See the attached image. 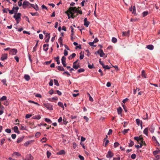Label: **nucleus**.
I'll return each mask as SVG.
<instances>
[{
    "label": "nucleus",
    "instance_id": "obj_10",
    "mask_svg": "<svg viewBox=\"0 0 160 160\" xmlns=\"http://www.w3.org/2000/svg\"><path fill=\"white\" fill-rule=\"evenodd\" d=\"M78 59L75 62H74L73 63V68H74L75 69H77L79 67V63L77 65H76V63L78 62Z\"/></svg>",
    "mask_w": 160,
    "mask_h": 160
},
{
    "label": "nucleus",
    "instance_id": "obj_17",
    "mask_svg": "<svg viewBox=\"0 0 160 160\" xmlns=\"http://www.w3.org/2000/svg\"><path fill=\"white\" fill-rule=\"evenodd\" d=\"M65 153V151L64 150H61L57 153V154L58 155H61L64 154Z\"/></svg>",
    "mask_w": 160,
    "mask_h": 160
},
{
    "label": "nucleus",
    "instance_id": "obj_18",
    "mask_svg": "<svg viewBox=\"0 0 160 160\" xmlns=\"http://www.w3.org/2000/svg\"><path fill=\"white\" fill-rule=\"evenodd\" d=\"M76 56V54L75 53H73L71 55L68 57V59L69 60H71L73 58H74Z\"/></svg>",
    "mask_w": 160,
    "mask_h": 160
},
{
    "label": "nucleus",
    "instance_id": "obj_44",
    "mask_svg": "<svg viewBox=\"0 0 160 160\" xmlns=\"http://www.w3.org/2000/svg\"><path fill=\"white\" fill-rule=\"evenodd\" d=\"M132 13L133 14H135L136 13V8L135 6H133V9H132Z\"/></svg>",
    "mask_w": 160,
    "mask_h": 160
},
{
    "label": "nucleus",
    "instance_id": "obj_35",
    "mask_svg": "<svg viewBox=\"0 0 160 160\" xmlns=\"http://www.w3.org/2000/svg\"><path fill=\"white\" fill-rule=\"evenodd\" d=\"M153 160H160V155H157L156 156Z\"/></svg>",
    "mask_w": 160,
    "mask_h": 160
},
{
    "label": "nucleus",
    "instance_id": "obj_36",
    "mask_svg": "<svg viewBox=\"0 0 160 160\" xmlns=\"http://www.w3.org/2000/svg\"><path fill=\"white\" fill-rule=\"evenodd\" d=\"M54 83L55 85H56L57 86H58L59 85V84L58 83V81L57 80L54 79Z\"/></svg>",
    "mask_w": 160,
    "mask_h": 160
},
{
    "label": "nucleus",
    "instance_id": "obj_5",
    "mask_svg": "<svg viewBox=\"0 0 160 160\" xmlns=\"http://www.w3.org/2000/svg\"><path fill=\"white\" fill-rule=\"evenodd\" d=\"M113 153L110 150H109L106 155V157L108 158H111L113 156Z\"/></svg>",
    "mask_w": 160,
    "mask_h": 160
},
{
    "label": "nucleus",
    "instance_id": "obj_28",
    "mask_svg": "<svg viewBox=\"0 0 160 160\" xmlns=\"http://www.w3.org/2000/svg\"><path fill=\"white\" fill-rule=\"evenodd\" d=\"M12 156H21V154L18 152H14L12 154Z\"/></svg>",
    "mask_w": 160,
    "mask_h": 160
},
{
    "label": "nucleus",
    "instance_id": "obj_24",
    "mask_svg": "<svg viewBox=\"0 0 160 160\" xmlns=\"http://www.w3.org/2000/svg\"><path fill=\"white\" fill-rule=\"evenodd\" d=\"M32 141H33L32 140H30L24 143V146H27L28 145L30 144Z\"/></svg>",
    "mask_w": 160,
    "mask_h": 160
},
{
    "label": "nucleus",
    "instance_id": "obj_38",
    "mask_svg": "<svg viewBox=\"0 0 160 160\" xmlns=\"http://www.w3.org/2000/svg\"><path fill=\"white\" fill-rule=\"evenodd\" d=\"M142 77L144 78H146V77L145 76V71L144 70L142 71Z\"/></svg>",
    "mask_w": 160,
    "mask_h": 160
},
{
    "label": "nucleus",
    "instance_id": "obj_60",
    "mask_svg": "<svg viewBox=\"0 0 160 160\" xmlns=\"http://www.w3.org/2000/svg\"><path fill=\"white\" fill-rule=\"evenodd\" d=\"M41 133L39 132H37L35 134V136L36 137H38L40 135Z\"/></svg>",
    "mask_w": 160,
    "mask_h": 160
},
{
    "label": "nucleus",
    "instance_id": "obj_3",
    "mask_svg": "<svg viewBox=\"0 0 160 160\" xmlns=\"http://www.w3.org/2000/svg\"><path fill=\"white\" fill-rule=\"evenodd\" d=\"M97 54H99L100 57H103L105 55V53H104L103 51L101 49L98 50L97 52L95 53L96 55H97Z\"/></svg>",
    "mask_w": 160,
    "mask_h": 160
},
{
    "label": "nucleus",
    "instance_id": "obj_4",
    "mask_svg": "<svg viewBox=\"0 0 160 160\" xmlns=\"http://www.w3.org/2000/svg\"><path fill=\"white\" fill-rule=\"evenodd\" d=\"M22 159L23 160H33V158L31 154H29L27 155L25 158H23Z\"/></svg>",
    "mask_w": 160,
    "mask_h": 160
},
{
    "label": "nucleus",
    "instance_id": "obj_32",
    "mask_svg": "<svg viewBox=\"0 0 160 160\" xmlns=\"http://www.w3.org/2000/svg\"><path fill=\"white\" fill-rule=\"evenodd\" d=\"M59 56H58L55 58V59L57 62L58 64H59L60 63V61L59 60Z\"/></svg>",
    "mask_w": 160,
    "mask_h": 160
},
{
    "label": "nucleus",
    "instance_id": "obj_1",
    "mask_svg": "<svg viewBox=\"0 0 160 160\" xmlns=\"http://www.w3.org/2000/svg\"><path fill=\"white\" fill-rule=\"evenodd\" d=\"M77 8L76 7H70L68 10L66 12V13L68 12L71 14H72V18H74L75 17L74 15V13H76L77 12Z\"/></svg>",
    "mask_w": 160,
    "mask_h": 160
},
{
    "label": "nucleus",
    "instance_id": "obj_51",
    "mask_svg": "<svg viewBox=\"0 0 160 160\" xmlns=\"http://www.w3.org/2000/svg\"><path fill=\"white\" fill-rule=\"evenodd\" d=\"M5 132L8 133H10L11 132V130L10 129H6L5 130Z\"/></svg>",
    "mask_w": 160,
    "mask_h": 160
},
{
    "label": "nucleus",
    "instance_id": "obj_12",
    "mask_svg": "<svg viewBox=\"0 0 160 160\" xmlns=\"http://www.w3.org/2000/svg\"><path fill=\"white\" fill-rule=\"evenodd\" d=\"M30 3L28 1H24L23 3L22 7L24 8H25V6H28Z\"/></svg>",
    "mask_w": 160,
    "mask_h": 160
},
{
    "label": "nucleus",
    "instance_id": "obj_58",
    "mask_svg": "<svg viewBox=\"0 0 160 160\" xmlns=\"http://www.w3.org/2000/svg\"><path fill=\"white\" fill-rule=\"evenodd\" d=\"M32 116L31 114H27L25 116V118H29Z\"/></svg>",
    "mask_w": 160,
    "mask_h": 160
},
{
    "label": "nucleus",
    "instance_id": "obj_63",
    "mask_svg": "<svg viewBox=\"0 0 160 160\" xmlns=\"http://www.w3.org/2000/svg\"><path fill=\"white\" fill-rule=\"evenodd\" d=\"M78 157H79V159H80V160H84V158L82 156L80 155L78 156Z\"/></svg>",
    "mask_w": 160,
    "mask_h": 160
},
{
    "label": "nucleus",
    "instance_id": "obj_6",
    "mask_svg": "<svg viewBox=\"0 0 160 160\" xmlns=\"http://www.w3.org/2000/svg\"><path fill=\"white\" fill-rule=\"evenodd\" d=\"M18 52L17 49H11L9 51V53L10 54L12 55H15Z\"/></svg>",
    "mask_w": 160,
    "mask_h": 160
},
{
    "label": "nucleus",
    "instance_id": "obj_48",
    "mask_svg": "<svg viewBox=\"0 0 160 160\" xmlns=\"http://www.w3.org/2000/svg\"><path fill=\"white\" fill-rule=\"evenodd\" d=\"M38 126H39V127H40L41 126H47V124L46 123H41L40 124H38Z\"/></svg>",
    "mask_w": 160,
    "mask_h": 160
},
{
    "label": "nucleus",
    "instance_id": "obj_41",
    "mask_svg": "<svg viewBox=\"0 0 160 160\" xmlns=\"http://www.w3.org/2000/svg\"><path fill=\"white\" fill-rule=\"evenodd\" d=\"M47 157L48 158H49L50 156L51 155V153L48 151L47 152Z\"/></svg>",
    "mask_w": 160,
    "mask_h": 160
},
{
    "label": "nucleus",
    "instance_id": "obj_45",
    "mask_svg": "<svg viewBox=\"0 0 160 160\" xmlns=\"http://www.w3.org/2000/svg\"><path fill=\"white\" fill-rule=\"evenodd\" d=\"M12 9L14 10V12H17L19 9V8L18 7H13L12 8Z\"/></svg>",
    "mask_w": 160,
    "mask_h": 160
},
{
    "label": "nucleus",
    "instance_id": "obj_52",
    "mask_svg": "<svg viewBox=\"0 0 160 160\" xmlns=\"http://www.w3.org/2000/svg\"><path fill=\"white\" fill-rule=\"evenodd\" d=\"M6 100H7V97L5 96H2L1 99V101Z\"/></svg>",
    "mask_w": 160,
    "mask_h": 160
},
{
    "label": "nucleus",
    "instance_id": "obj_7",
    "mask_svg": "<svg viewBox=\"0 0 160 160\" xmlns=\"http://www.w3.org/2000/svg\"><path fill=\"white\" fill-rule=\"evenodd\" d=\"M50 35L49 33H46L45 35V37L44 38L45 42H49V39L50 38Z\"/></svg>",
    "mask_w": 160,
    "mask_h": 160
},
{
    "label": "nucleus",
    "instance_id": "obj_21",
    "mask_svg": "<svg viewBox=\"0 0 160 160\" xmlns=\"http://www.w3.org/2000/svg\"><path fill=\"white\" fill-rule=\"evenodd\" d=\"M41 118V117L40 115H37L35 116H33L32 118L33 119L39 120Z\"/></svg>",
    "mask_w": 160,
    "mask_h": 160
},
{
    "label": "nucleus",
    "instance_id": "obj_64",
    "mask_svg": "<svg viewBox=\"0 0 160 160\" xmlns=\"http://www.w3.org/2000/svg\"><path fill=\"white\" fill-rule=\"evenodd\" d=\"M120 157L119 156L118 158H114L113 160H120Z\"/></svg>",
    "mask_w": 160,
    "mask_h": 160
},
{
    "label": "nucleus",
    "instance_id": "obj_22",
    "mask_svg": "<svg viewBox=\"0 0 160 160\" xmlns=\"http://www.w3.org/2000/svg\"><path fill=\"white\" fill-rule=\"evenodd\" d=\"M57 68L58 69L59 71H64V68L61 66H58L57 67Z\"/></svg>",
    "mask_w": 160,
    "mask_h": 160
},
{
    "label": "nucleus",
    "instance_id": "obj_50",
    "mask_svg": "<svg viewBox=\"0 0 160 160\" xmlns=\"http://www.w3.org/2000/svg\"><path fill=\"white\" fill-rule=\"evenodd\" d=\"M47 140V139L46 138L43 137L42 138V139L41 140V141L42 142L44 143L46 142Z\"/></svg>",
    "mask_w": 160,
    "mask_h": 160
},
{
    "label": "nucleus",
    "instance_id": "obj_20",
    "mask_svg": "<svg viewBox=\"0 0 160 160\" xmlns=\"http://www.w3.org/2000/svg\"><path fill=\"white\" fill-rule=\"evenodd\" d=\"M13 129H14V132L15 133H19V132L18 131V128L17 126H15L14 127V128H13Z\"/></svg>",
    "mask_w": 160,
    "mask_h": 160
},
{
    "label": "nucleus",
    "instance_id": "obj_42",
    "mask_svg": "<svg viewBox=\"0 0 160 160\" xmlns=\"http://www.w3.org/2000/svg\"><path fill=\"white\" fill-rule=\"evenodd\" d=\"M136 121L137 125L138 126H139L140 125V120L138 118V119H136Z\"/></svg>",
    "mask_w": 160,
    "mask_h": 160
},
{
    "label": "nucleus",
    "instance_id": "obj_19",
    "mask_svg": "<svg viewBox=\"0 0 160 160\" xmlns=\"http://www.w3.org/2000/svg\"><path fill=\"white\" fill-rule=\"evenodd\" d=\"M24 78L27 81H29L30 79V76L27 74H25L24 75Z\"/></svg>",
    "mask_w": 160,
    "mask_h": 160
},
{
    "label": "nucleus",
    "instance_id": "obj_9",
    "mask_svg": "<svg viewBox=\"0 0 160 160\" xmlns=\"http://www.w3.org/2000/svg\"><path fill=\"white\" fill-rule=\"evenodd\" d=\"M21 13L19 12L17 13H16L13 16V18L15 19H21Z\"/></svg>",
    "mask_w": 160,
    "mask_h": 160
},
{
    "label": "nucleus",
    "instance_id": "obj_15",
    "mask_svg": "<svg viewBox=\"0 0 160 160\" xmlns=\"http://www.w3.org/2000/svg\"><path fill=\"white\" fill-rule=\"evenodd\" d=\"M48 46L49 45L48 44H46L43 45V50L44 51H47L48 50Z\"/></svg>",
    "mask_w": 160,
    "mask_h": 160
},
{
    "label": "nucleus",
    "instance_id": "obj_49",
    "mask_svg": "<svg viewBox=\"0 0 160 160\" xmlns=\"http://www.w3.org/2000/svg\"><path fill=\"white\" fill-rule=\"evenodd\" d=\"M84 71V69L82 68H81L78 70V72H83Z\"/></svg>",
    "mask_w": 160,
    "mask_h": 160
},
{
    "label": "nucleus",
    "instance_id": "obj_39",
    "mask_svg": "<svg viewBox=\"0 0 160 160\" xmlns=\"http://www.w3.org/2000/svg\"><path fill=\"white\" fill-rule=\"evenodd\" d=\"M129 129H124V130L122 131V133L124 134H125L126 133H127L128 131H129Z\"/></svg>",
    "mask_w": 160,
    "mask_h": 160
},
{
    "label": "nucleus",
    "instance_id": "obj_46",
    "mask_svg": "<svg viewBox=\"0 0 160 160\" xmlns=\"http://www.w3.org/2000/svg\"><path fill=\"white\" fill-rule=\"evenodd\" d=\"M88 67L90 69H92L94 68V66L93 64H88Z\"/></svg>",
    "mask_w": 160,
    "mask_h": 160
},
{
    "label": "nucleus",
    "instance_id": "obj_8",
    "mask_svg": "<svg viewBox=\"0 0 160 160\" xmlns=\"http://www.w3.org/2000/svg\"><path fill=\"white\" fill-rule=\"evenodd\" d=\"M66 58L64 56L62 57L61 59V62L63 66L64 67H66Z\"/></svg>",
    "mask_w": 160,
    "mask_h": 160
},
{
    "label": "nucleus",
    "instance_id": "obj_56",
    "mask_svg": "<svg viewBox=\"0 0 160 160\" xmlns=\"http://www.w3.org/2000/svg\"><path fill=\"white\" fill-rule=\"evenodd\" d=\"M7 10L9 11V13L11 14H12L14 12V10L12 9V10H10L8 8L7 9Z\"/></svg>",
    "mask_w": 160,
    "mask_h": 160
},
{
    "label": "nucleus",
    "instance_id": "obj_40",
    "mask_svg": "<svg viewBox=\"0 0 160 160\" xmlns=\"http://www.w3.org/2000/svg\"><path fill=\"white\" fill-rule=\"evenodd\" d=\"M58 42L59 43V44H60V45L62 44V38L61 37H60L58 39Z\"/></svg>",
    "mask_w": 160,
    "mask_h": 160
},
{
    "label": "nucleus",
    "instance_id": "obj_31",
    "mask_svg": "<svg viewBox=\"0 0 160 160\" xmlns=\"http://www.w3.org/2000/svg\"><path fill=\"white\" fill-rule=\"evenodd\" d=\"M148 128H146L143 131V133L146 135L147 136L148 135Z\"/></svg>",
    "mask_w": 160,
    "mask_h": 160
},
{
    "label": "nucleus",
    "instance_id": "obj_33",
    "mask_svg": "<svg viewBox=\"0 0 160 160\" xmlns=\"http://www.w3.org/2000/svg\"><path fill=\"white\" fill-rule=\"evenodd\" d=\"M112 42L113 43H115L117 42V39L113 37L112 39Z\"/></svg>",
    "mask_w": 160,
    "mask_h": 160
},
{
    "label": "nucleus",
    "instance_id": "obj_16",
    "mask_svg": "<svg viewBox=\"0 0 160 160\" xmlns=\"http://www.w3.org/2000/svg\"><path fill=\"white\" fill-rule=\"evenodd\" d=\"M130 31H128L127 32H122V35L123 36H128L129 35Z\"/></svg>",
    "mask_w": 160,
    "mask_h": 160
},
{
    "label": "nucleus",
    "instance_id": "obj_13",
    "mask_svg": "<svg viewBox=\"0 0 160 160\" xmlns=\"http://www.w3.org/2000/svg\"><path fill=\"white\" fill-rule=\"evenodd\" d=\"M7 58V54H2L1 58V60L4 61Z\"/></svg>",
    "mask_w": 160,
    "mask_h": 160
},
{
    "label": "nucleus",
    "instance_id": "obj_37",
    "mask_svg": "<svg viewBox=\"0 0 160 160\" xmlns=\"http://www.w3.org/2000/svg\"><path fill=\"white\" fill-rule=\"evenodd\" d=\"M130 143H129V147H132L134 145V142L132 141L131 140H130Z\"/></svg>",
    "mask_w": 160,
    "mask_h": 160
},
{
    "label": "nucleus",
    "instance_id": "obj_26",
    "mask_svg": "<svg viewBox=\"0 0 160 160\" xmlns=\"http://www.w3.org/2000/svg\"><path fill=\"white\" fill-rule=\"evenodd\" d=\"M149 130L151 133H153L154 131V128L153 126H152L149 128Z\"/></svg>",
    "mask_w": 160,
    "mask_h": 160
},
{
    "label": "nucleus",
    "instance_id": "obj_57",
    "mask_svg": "<svg viewBox=\"0 0 160 160\" xmlns=\"http://www.w3.org/2000/svg\"><path fill=\"white\" fill-rule=\"evenodd\" d=\"M34 9L36 11H38L39 10V8L38 5L37 4H36L34 6Z\"/></svg>",
    "mask_w": 160,
    "mask_h": 160
},
{
    "label": "nucleus",
    "instance_id": "obj_53",
    "mask_svg": "<svg viewBox=\"0 0 160 160\" xmlns=\"http://www.w3.org/2000/svg\"><path fill=\"white\" fill-rule=\"evenodd\" d=\"M53 82L52 80L51 79L50 80V81L49 82V86H52L53 85Z\"/></svg>",
    "mask_w": 160,
    "mask_h": 160
},
{
    "label": "nucleus",
    "instance_id": "obj_2",
    "mask_svg": "<svg viewBox=\"0 0 160 160\" xmlns=\"http://www.w3.org/2000/svg\"><path fill=\"white\" fill-rule=\"evenodd\" d=\"M44 106L48 109L50 110H52L53 109L52 105L50 103H44Z\"/></svg>",
    "mask_w": 160,
    "mask_h": 160
},
{
    "label": "nucleus",
    "instance_id": "obj_59",
    "mask_svg": "<svg viewBox=\"0 0 160 160\" xmlns=\"http://www.w3.org/2000/svg\"><path fill=\"white\" fill-rule=\"evenodd\" d=\"M5 141V139L4 138L2 139L1 140V145H2Z\"/></svg>",
    "mask_w": 160,
    "mask_h": 160
},
{
    "label": "nucleus",
    "instance_id": "obj_54",
    "mask_svg": "<svg viewBox=\"0 0 160 160\" xmlns=\"http://www.w3.org/2000/svg\"><path fill=\"white\" fill-rule=\"evenodd\" d=\"M1 81L2 82V83H3V84H4V85L5 84L6 85H7V84H6V81H7L6 79H2V80Z\"/></svg>",
    "mask_w": 160,
    "mask_h": 160
},
{
    "label": "nucleus",
    "instance_id": "obj_55",
    "mask_svg": "<svg viewBox=\"0 0 160 160\" xmlns=\"http://www.w3.org/2000/svg\"><path fill=\"white\" fill-rule=\"evenodd\" d=\"M136 157V155L135 154H133L131 156V158L132 159H135Z\"/></svg>",
    "mask_w": 160,
    "mask_h": 160
},
{
    "label": "nucleus",
    "instance_id": "obj_14",
    "mask_svg": "<svg viewBox=\"0 0 160 160\" xmlns=\"http://www.w3.org/2000/svg\"><path fill=\"white\" fill-rule=\"evenodd\" d=\"M146 48L150 50H152L154 49V47L153 45L150 44L147 46Z\"/></svg>",
    "mask_w": 160,
    "mask_h": 160
},
{
    "label": "nucleus",
    "instance_id": "obj_30",
    "mask_svg": "<svg viewBox=\"0 0 160 160\" xmlns=\"http://www.w3.org/2000/svg\"><path fill=\"white\" fill-rule=\"evenodd\" d=\"M58 104L59 106L62 108H63V109H64V106L62 102H59L58 103Z\"/></svg>",
    "mask_w": 160,
    "mask_h": 160
},
{
    "label": "nucleus",
    "instance_id": "obj_34",
    "mask_svg": "<svg viewBox=\"0 0 160 160\" xmlns=\"http://www.w3.org/2000/svg\"><path fill=\"white\" fill-rule=\"evenodd\" d=\"M148 13V11H146L143 12L142 14L143 17L146 16Z\"/></svg>",
    "mask_w": 160,
    "mask_h": 160
},
{
    "label": "nucleus",
    "instance_id": "obj_27",
    "mask_svg": "<svg viewBox=\"0 0 160 160\" xmlns=\"http://www.w3.org/2000/svg\"><path fill=\"white\" fill-rule=\"evenodd\" d=\"M160 151L159 150H156L153 152V154L154 155L156 156L159 153Z\"/></svg>",
    "mask_w": 160,
    "mask_h": 160
},
{
    "label": "nucleus",
    "instance_id": "obj_47",
    "mask_svg": "<svg viewBox=\"0 0 160 160\" xmlns=\"http://www.w3.org/2000/svg\"><path fill=\"white\" fill-rule=\"evenodd\" d=\"M134 140L138 142L141 140V138L138 137H135L134 138Z\"/></svg>",
    "mask_w": 160,
    "mask_h": 160
},
{
    "label": "nucleus",
    "instance_id": "obj_29",
    "mask_svg": "<svg viewBox=\"0 0 160 160\" xmlns=\"http://www.w3.org/2000/svg\"><path fill=\"white\" fill-rule=\"evenodd\" d=\"M45 121L49 123H51L52 122V121L51 120L48 118H45Z\"/></svg>",
    "mask_w": 160,
    "mask_h": 160
},
{
    "label": "nucleus",
    "instance_id": "obj_25",
    "mask_svg": "<svg viewBox=\"0 0 160 160\" xmlns=\"http://www.w3.org/2000/svg\"><path fill=\"white\" fill-rule=\"evenodd\" d=\"M23 139V137H20L17 139V142L18 143H19L22 141Z\"/></svg>",
    "mask_w": 160,
    "mask_h": 160
},
{
    "label": "nucleus",
    "instance_id": "obj_23",
    "mask_svg": "<svg viewBox=\"0 0 160 160\" xmlns=\"http://www.w3.org/2000/svg\"><path fill=\"white\" fill-rule=\"evenodd\" d=\"M122 108L121 107H119L118 109H117V112L118 114H121L122 113Z\"/></svg>",
    "mask_w": 160,
    "mask_h": 160
},
{
    "label": "nucleus",
    "instance_id": "obj_43",
    "mask_svg": "<svg viewBox=\"0 0 160 160\" xmlns=\"http://www.w3.org/2000/svg\"><path fill=\"white\" fill-rule=\"evenodd\" d=\"M119 145V143L117 142H116L114 144V148L118 147Z\"/></svg>",
    "mask_w": 160,
    "mask_h": 160
},
{
    "label": "nucleus",
    "instance_id": "obj_11",
    "mask_svg": "<svg viewBox=\"0 0 160 160\" xmlns=\"http://www.w3.org/2000/svg\"><path fill=\"white\" fill-rule=\"evenodd\" d=\"M84 25L86 27H88L90 24V22L87 21V18H84Z\"/></svg>",
    "mask_w": 160,
    "mask_h": 160
},
{
    "label": "nucleus",
    "instance_id": "obj_61",
    "mask_svg": "<svg viewBox=\"0 0 160 160\" xmlns=\"http://www.w3.org/2000/svg\"><path fill=\"white\" fill-rule=\"evenodd\" d=\"M84 57V55L83 54H82L81 52L80 53V55L79 57V58L80 60L82 59Z\"/></svg>",
    "mask_w": 160,
    "mask_h": 160
},
{
    "label": "nucleus",
    "instance_id": "obj_62",
    "mask_svg": "<svg viewBox=\"0 0 160 160\" xmlns=\"http://www.w3.org/2000/svg\"><path fill=\"white\" fill-rule=\"evenodd\" d=\"M73 147L74 149H75L77 146V145L75 142H74L73 143Z\"/></svg>",
    "mask_w": 160,
    "mask_h": 160
}]
</instances>
